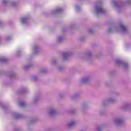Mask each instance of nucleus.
<instances>
[{
	"instance_id": "obj_6",
	"label": "nucleus",
	"mask_w": 131,
	"mask_h": 131,
	"mask_svg": "<svg viewBox=\"0 0 131 131\" xmlns=\"http://www.w3.org/2000/svg\"><path fill=\"white\" fill-rule=\"evenodd\" d=\"M55 111L54 110H52L50 112V114H53V113H55Z\"/></svg>"
},
{
	"instance_id": "obj_4",
	"label": "nucleus",
	"mask_w": 131,
	"mask_h": 131,
	"mask_svg": "<svg viewBox=\"0 0 131 131\" xmlns=\"http://www.w3.org/2000/svg\"><path fill=\"white\" fill-rule=\"evenodd\" d=\"M19 105L20 106H25V103H24V102L23 101H21L19 102Z\"/></svg>"
},
{
	"instance_id": "obj_1",
	"label": "nucleus",
	"mask_w": 131,
	"mask_h": 131,
	"mask_svg": "<svg viewBox=\"0 0 131 131\" xmlns=\"http://www.w3.org/2000/svg\"><path fill=\"white\" fill-rule=\"evenodd\" d=\"M98 14H103V13H105V10L102 7H99L97 10Z\"/></svg>"
},
{
	"instance_id": "obj_3",
	"label": "nucleus",
	"mask_w": 131,
	"mask_h": 131,
	"mask_svg": "<svg viewBox=\"0 0 131 131\" xmlns=\"http://www.w3.org/2000/svg\"><path fill=\"white\" fill-rule=\"evenodd\" d=\"M1 61H2V62H7L8 59L6 58H2L1 59Z\"/></svg>"
},
{
	"instance_id": "obj_9",
	"label": "nucleus",
	"mask_w": 131,
	"mask_h": 131,
	"mask_svg": "<svg viewBox=\"0 0 131 131\" xmlns=\"http://www.w3.org/2000/svg\"><path fill=\"white\" fill-rule=\"evenodd\" d=\"M98 130L100 131V128H98Z\"/></svg>"
},
{
	"instance_id": "obj_7",
	"label": "nucleus",
	"mask_w": 131,
	"mask_h": 131,
	"mask_svg": "<svg viewBox=\"0 0 131 131\" xmlns=\"http://www.w3.org/2000/svg\"><path fill=\"white\" fill-rule=\"evenodd\" d=\"M26 21V18H23L22 19V22H25Z\"/></svg>"
},
{
	"instance_id": "obj_2",
	"label": "nucleus",
	"mask_w": 131,
	"mask_h": 131,
	"mask_svg": "<svg viewBox=\"0 0 131 131\" xmlns=\"http://www.w3.org/2000/svg\"><path fill=\"white\" fill-rule=\"evenodd\" d=\"M121 27L123 31H125V30H126V28L125 27V26H124V25H121Z\"/></svg>"
},
{
	"instance_id": "obj_5",
	"label": "nucleus",
	"mask_w": 131,
	"mask_h": 131,
	"mask_svg": "<svg viewBox=\"0 0 131 131\" xmlns=\"http://www.w3.org/2000/svg\"><path fill=\"white\" fill-rule=\"evenodd\" d=\"M75 124V122H71L69 124V126H72L73 125H74Z\"/></svg>"
},
{
	"instance_id": "obj_8",
	"label": "nucleus",
	"mask_w": 131,
	"mask_h": 131,
	"mask_svg": "<svg viewBox=\"0 0 131 131\" xmlns=\"http://www.w3.org/2000/svg\"><path fill=\"white\" fill-rule=\"evenodd\" d=\"M121 121V120H120L119 119L117 120L118 122H120Z\"/></svg>"
}]
</instances>
